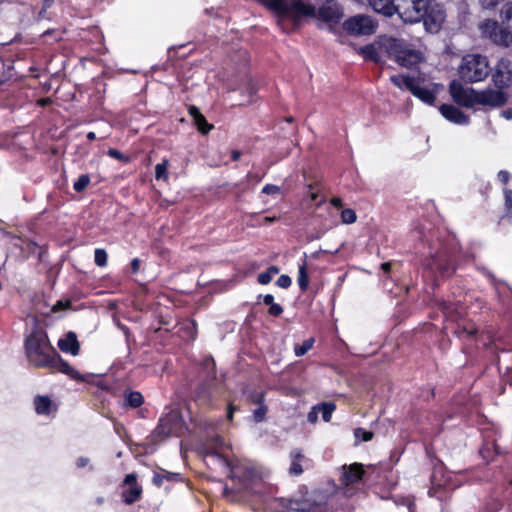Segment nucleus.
Returning a JSON list of instances; mask_svg holds the SVG:
<instances>
[{
    "instance_id": "17",
    "label": "nucleus",
    "mask_w": 512,
    "mask_h": 512,
    "mask_svg": "<svg viewBox=\"0 0 512 512\" xmlns=\"http://www.w3.org/2000/svg\"><path fill=\"white\" fill-rule=\"evenodd\" d=\"M279 506L287 512H315L316 506L306 500L279 498Z\"/></svg>"
},
{
    "instance_id": "45",
    "label": "nucleus",
    "mask_w": 512,
    "mask_h": 512,
    "mask_svg": "<svg viewBox=\"0 0 512 512\" xmlns=\"http://www.w3.org/2000/svg\"><path fill=\"white\" fill-rule=\"evenodd\" d=\"M276 284L280 287V288H283V289H287L291 286L292 284V280L291 278L288 276V275H281Z\"/></svg>"
},
{
    "instance_id": "12",
    "label": "nucleus",
    "mask_w": 512,
    "mask_h": 512,
    "mask_svg": "<svg viewBox=\"0 0 512 512\" xmlns=\"http://www.w3.org/2000/svg\"><path fill=\"white\" fill-rule=\"evenodd\" d=\"M475 106H489L499 107L506 102V95L500 90L485 89L481 91L476 90V96L474 98Z\"/></svg>"
},
{
    "instance_id": "33",
    "label": "nucleus",
    "mask_w": 512,
    "mask_h": 512,
    "mask_svg": "<svg viewBox=\"0 0 512 512\" xmlns=\"http://www.w3.org/2000/svg\"><path fill=\"white\" fill-rule=\"evenodd\" d=\"M168 165L169 162L167 159H163L162 162L156 164L155 166V178L157 180H167L168 179Z\"/></svg>"
},
{
    "instance_id": "43",
    "label": "nucleus",
    "mask_w": 512,
    "mask_h": 512,
    "mask_svg": "<svg viewBox=\"0 0 512 512\" xmlns=\"http://www.w3.org/2000/svg\"><path fill=\"white\" fill-rule=\"evenodd\" d=\"M267 413V407L265 405H260L253 411V417L255 422H262L265 419Z\"/></svg>"
},
{
    "instance_id": "60",
    "label": "nucleus",
    "mask_w": 512,
    "mask_h": 512,
    "mask_svg": "<svg viewBox=\"0 0 512 512\" xmlns=\"http://www.w3.org/2000/svg\"><path fill=\"white\" fill-rule=\"evenodd\" d=\"M241 157V152L239 150H233L231 152V158L233 161H238Z\"/></svg>"
},
{
    "instance_id": "10",
    "label": "nucleus",
    "mask_w": 512,
    "mask_h": 512,
    "mask_svg": "<svg viewBox=\"0 0 512 512\" xmlns=\"http://www.w3.org/2000/svg\"><path fill=\"white\" fill-rule=\"evenodd\" d=\"M449 93L454 102L458 105L467 108H472L475 106V89L465 88L460 82L453 80L449 85Z\"/></svg>"
},
{
    "instance_id": "22",
    "label": "nucleus",
    "mask_w": 512,
    "mask_h": 512,
    "mask_svg": "<svg viewBox=\"0 0 512 512\" xmlns=\"http://www.w3.org/2000/svg\"><path fill=\"white\" fill-rule=\"evenodd\" d=\"M411 93L428 105H433L436 100L435 90L430 87L420 86L419 81H417Z\"/></svg>"
},
{
    "instance_id": "15",
    "label": "nucleus",
    "mask_w": 512,
    "mask_h": 512,
    "mask_svg": "<svg viewBox=\"0 0 512 512\" xmlns=\"http://www.w3.org/2000/svg\"><path fill=\"white\" fill-rule=\"evenodd\" d=\"M124 482L129 488L122 492V499L125 504L131 505L140 499L142 488L137 484L134 474L126 475Z\"/></svg>"
},
{
    "instance_id": "51",
    "label": "nucleus",
    "mask_w": 512,
    "mask_h": 512,
    "mask_svg": "<svg viewBox=\"0 0 512 512\" xmlns=\"http://www.w3.org/2000/svg\"><path fill=\"white\" fill-rule=\"evenodd\" d=\"M502 0H480L481 6L484 9H492L497 6Z\"/></svg>"
},
{
    "instance_id": "20",
    "label": "nucleus",
    "mask_w": 512,
    "mask_h": 512,
    "mask_svg": "<svg viewBox=\"0 0 512 512\" xmlns=\"http://www.w3.org/2000/svg\"><path fill=\"white\" fill-rule=\"evenodd\" d=\"M58 347L62 352L73 356L78 355L80 351V345L74 332H68L64 338L59 339Z\"/></svg>"
},
{
    "instance_id": "48",
    "label": "nucleus",
    "mask_w": 512,
    "mask_h": 512,
    "mask_svg": "<svg viewBox=\"0 0 512 512\" xmlns=\"http://www.w3.org/2000/svg\"><path fill=\"white\" fill-rule=\"evenodd\" d=\"M318 414L319 411L317 409V406H313L311 410L307 414V421L311 424H315L318 420Z\"/></svg>"
},
{
    "instance_id": "7",
    "label": "nucleus",
    "mask_w": 512,
    "mask_h": 512,
    "mask_svg": "<svg viewBox=\"0 0 512 512\" xmlns=\"http://www.w3.org/2000/svg\"><path fill=\"white\" fill-rule=\"evenodd\" d=\"M446 18L444 7L434 1L429 0L427 8L423 10V22L424 28L429 33H437L440 31L442 24Z\"/></svg>"
},
{
    "instance_id": "5",
    "label": "nucleus",
    "mask_w": 512,
    "mask_h": 512,
    "mask_svg": "<svg viewBox=\"0 0 512 512\" xmlns=\"http://www.w3.org/2000/svg\"><path fill=\"white\" fill-rule=\"evenodd\" d=\"M429 259L426 260V267L431 271L438 272L442 277L451 276L455 272L453 249L443 243L437 247L430 246Z\"/></svg>"
},
{
    "instance_id": "31",
    "label": "nucleus",
    "mask_w": 512,
    "mask_h": 512,
    "mask_svg": "<svg viewBox=\"0 0 512 512\" xmlns=\"http://www.w3.org/2000/svg\"><path fill=\"white\" fill-rule=\"evenodd\" d=\"M501 21L505 28L509 30L512 27V1L503 5L500 13Z\"/></svg>"
},
{
    "instance_id": "4",
    "label": "nucleus",
    "mask_w": 512,
    "mask_h": 512,
    "mask_svg": "<svg viewBox=\"0 0 512 512\" xmlns=\"http://www.w3.org/2000/svg\"><path fill=\"white\" fill-rule=\"evenodd\" d=\"M489 72L488 60L480 54L464 56L458 68L459 77L467 83L480 82L489 75Z\"/></svg>"
},
{
    "instance_id": "50",
    "label": "nucleus",
    "mask_w": 512,
    "mask_h": 512,
    "mask_svg": "<svg viewBox=\"0 0 512 512\" xmlns=\"http://www.w3.org/2000/svg\"><path fill=\"white\" fill-rule=\"evenodd\" d=\"M497 177L501 183L506 185L511 179V174L507 170H500Z\"/></svg>"
},
{
    "instance_id": "42",
    "label": "nucleus",
    "mask_w": 512,
    "mask_h": 512,
    "mask_svg": "<svg viewBox=\"0 0 512 512\" xmlns=\"http://www.w3.org/2000/svg\"><path fill=\"white\" fill-rule=\"evenodd\" d=\"M504 206L508 215H512V190L508 188L503 189Z\"/></svg>"
},
{
    "instance_id": "47",
    "label": "nucleus",
    "mask_w": 512,
    "mask_h": 512,
    "mask_svg": "<svg viewBox=\"0 0 512 512\" xmlns=\"http://www.w3.org/2000/svg\"><path fill=\"white\" fill-rule=\"evenodd\" d=\"M283 313V308L280 304L273 303L269 306L268 314L273 317H279Z\"/></svg>"
},
{
    "instance_id": "30",
    "label": "nucleus",
    "mask_w": 512,
    "mask_h": 512,
    "mask_svg": "<svg viewBox=\"0 0 512 512\" xmlns=\"http://www.w3.org/2000/svg\"><path fill=\"white\" fill-rule=\"evenodd\" d=\"M319 413L322 415V419L325 422L331 420L332 414L336 409V405L333 402H321L316 404Z\"/></svg>"
},
{
    "instance_id": "25",
    "label": "nucleus",
    "mask_w": 512,
    "mask_h": 512,
    "mask_svg": "<svg viewBox=\"0 0 512 512\" xmlns=\"http://www.w3.org/2000/svg\"><path fill=\"white\" fill-rule=\"evenodd\" d=\"M291 465L289 468V474L291 476H299L303 473L301 461L304 459V455L300 449H294L290 452Z\"/></svg>"
},
{
    "instance_id": "21",
    "label": "nucleus",
    "mask_w": 512,
    "mask_h": 512,
    "mask_svg": "<svg viewBox=\"0 0 512 512\" xmlns=\"http://www.w3.org/2000/svg\"><path fill=\"white\" fill-rule=\"evenodd\" d=\"M371 8L384 16L391 17L395 14L396 0H368Z\"/></svg>"
},
{
    "instance_id": "28",
    "label": "nucleus",
    "mask_w": 512,
    "mask_h": 512,
    "mask_svg": "<svg viewBox=\"0 0 512 512\" xmlns=\"http://www.w3.org/2000/svg\"><path fill=\"white\" fill-rule=\"evenodd\" d=\"M125 405L131 408H138L144 402V397L139 391H128L124 395Z\"/></svg>"
},
{
    "instance_id": "6",
    "label": "nucleus",
    "mask_w": 512,
    "mask_h": 512,
    "mask_svg": "<svg viewBox=\"0 0 512 512\" xmlns=\"http://www.w3.org/2000/svg\"><path fill=\"white\" fill-rule=\"evenodd\" d=\"M429 0H396L395 14L405 23H417L423 17Z\"/></svg>"
},
{
    "instance_id": "3",
    "label": "nucleus",
    "mask_w": 512,
    "mask_h": 512,
    "mask_svg": "<svg viewBox=\"0 0 512 512\" xmlns=\"http://www.w3.org/2000/svg\"><path fill=\"white\" fill-rule=\"evenodd\" d=\"M386 51L395 62L406 68H414L424 60L423 53L403 39L390 38Z\"/></svg>"
},
{
    "instance_id": "32",
    "label": "nucleus",
    "mask_w": 512,
    "mask_h": 512,
    "mask_svg": "<svg viewBox=\"0 0 512 512\" xmlns=\"http://www.w3.org/2000/svg\"><path fill=\"white\" fill-rule=\"evenodd\" d=\"M314 344V339L309 338L304 340L301 344L294 345V353L297 357L304 356L309 350L312 349Z\"/></svg>"
},
{
    "instance_id": "9",
    "label": "nucleus",
    "mask_w": 512,
    "mask_h": 512,
    "mask_svg": "<svg viewBox=\"0 0 512 512\" xmlns=\"http://www.w3.org/2000/svg\"><path fill=\"white\" fill-rule=\"evenodd\" d=\"M482 34L497 45L509 47L512 40V31L499 27L494 20H485L480 24Z\"/></svg>"
},
{
    "instance_id": "19",
    "label": "nucleus",
    "mask_w": 512,
    "mask_h": 512,
    "mask_svg": "<svg viewBox=\"0 0 512 512\" xmlns=\"http://www.w3.org/2000/svg\"><path fill=\"white\" fill-rule=\"evenodd\" d=\"M364 469L362 464L353 463L349 466H343V483L346 485L354 484L362 479Z\"/></svg>"
},
{
    "instance_id": "44",
    "label": "nucleus",
    "mask_w": 512,
    "mask_h": 512,
    "mask_svg": "<svg viewBox=\"0 0 512 512\" xmlns=\"http://www.w3.org/2000/svg\"><path fill=\"white\" fill-rule=\"evenodd\" d=\"M454 333L458 337H463L464 335L468 337H473L477 333V330L474 327L467 328L458 326Z\"/></svg>"
},
{
    "instance_id": "37",
    "label": "nucleus",
    "mask_w": 512,
    "mask_h": 512,
    "mask_svg": "<svg viewBox=\"0 0 512 512\" xmlns=\"http://www.w3.org/2000/svg\"><path fill=\"white\" fill-rule=\"evenodd\" d=\"M108 255L107 252L102 248H97L94 252L95 264L99 267H105L107 265Z\"/></svg>"
},
{
    "instance_id": "29",
    "label": "nucleus",
    "mask_w": 512,
    "mask_h": 512,
    "mask_svg": "<svg viewBox=\"0 0 512 512\" xmlns=\"http://www.w3.org/2000/svg\"><path fill=\"white\" fill-rule=\"evenodd\" d=\"M297 283L302 292H305L309 287L306 258L303 260V263L299 265Z\"/></svg>"
},
{
    "instance_id": "56",
    "label": "nucleus",
    "mask_w": 512,
    "mask_h": 512,
    "mask_svg": "<svg viewBox=\"0 0 512 512\" xmlns=\"http://www.w3.org/2000/svg\"><path fill=\"white\" fill-rule=\"evenodd\" d=\"M330 203H331V205H333L336 208H341L342 207V199L339 198V197H333L330 200Z\"/></svg>"
},
{
    "instance_id": "40",
    "label": "nucleus",
    "mask_w": 512,
    "mask_h": 512,
    "mask_svg": "<svg viewBox=\"0 0 512 512\" xmlns=\"http://www.w3.org/2000/svg\"><path fill=\"white\" fill-rule=\"evenodd\" d=\"M204 367L207 369V377L211 380L216 378L215 361L212 357H207L203 361Z\"/></svg>"
},
{
    "instance_id": "61",
    "label": "nucleus",
    "mask_w": 512,
    "mask_h": 512,
    "mask_svg": "<svg viewBox=\"0 0 512 512\" xmlns=\"http://www.w3.org/2000/svg\"><path fill=\"white\" fill-rule=\"evenodd\" d=\"M213 441L216 446H222L224 444V440L221 436L217 435L213 438Z\"/></svg>"
},
{
    "instance_id": "2",
    "label": "nucleus",
    "mask_w": 512,
    "mask_h": 512,
    "mask_svg": "<svg viewBox=\"0 0 512 512\" xmlns=\"http://www.w3.org/2000/svg\"><path fill=\"white\" fill-rule=\"evenodd\" d=\"M270 6L282 21L292 20L294 26H298L303 18L316 17L315 6L303 0H270Z\"/></svg>"
},
{
    "instance_id": "49",
    "label": "nucleus",
    "mask_w": 512,
    "mask_h": 512,
    "mask_svg": "<svg viewBox=\"0 0 512 512\" xmlns=\"http://www.w3.org/2000/svg\"><path fill=\"white\" fill-rule=\"evenodd\" d=\"M257 280L260 284L267 285L271 282L272 277L266 270L265 272H262L258 275Z\"/></svg>"
},
{
    "instance_id": "34",
    "label": "nucleus",
    "mask_w": 512,
    "mask_h": 512,
    "mask_svg": "<svg viewBox=\"0 0 512 512\" xmlns=\"http://www.w3.org/2000/svg\"><path fill=\"white\" fill-rule=\"evenodd\" d=\"M194 124L196 125L199 132L202 134H208L210 130L213 128V125L209 124L204 117V115H198V118L194 120Z\"/></svg>"
},
{
    "instance_id": "41",
    "label": "nucleus",
    "mask_w": 512,
    "mask_h": 512,
    "mask_svg": "<svg viewBox=\"0 0 512 512\" xmlns=\"http://www.w3.org/2000/svg\"><path fill=\"white\" fill-rule=\"evenodd\" d=\"M373 436H374L373 432L367 431V430H365L363 428H356L354 430V437L357 440H361V441L367 442V441L372 440Z\"/></svg>"
},
{
    "instance_id": "8",
    "label": "nucleus",
    "mask_w": 512,
    "mask_h": 512,
    "mask_svg": "<svg viewBox=\"0 0 512 512\" xmlns=\"http://www.w3.org/2000/svg\"><path fill=\"white\" fill-rule=\"evenodd\" d=\"M343 28L351 35L365 36L375 32L377 23L371 17L359 14L345 20Z\"/></svg>"
},
{
    "instance_id": "26",
    "label": "nucleus",
    "mask_w": 512,
    "mask_h": 512,
    "mask_svg": "<svg viewBox=\"0 0 512 512\" xmlns=\"http://www.w3.org/2000/svg\"><path fill=\"white\" fill-rule=\"evenodd\" d=\"M35 411L39 415H47L50 413L52 401L48 396L37 395L34 398Z\"/></svg>"
},
{
    "instance_id": "16",
    "label": "nucleus",
    "mask_w": 512,
    "mask_h": 512,
    "mask_svg": "<svg viewBox=\"0 0 512 512\" xmlns=\"http://www.w3.org/2000/svg\"><path fill=\"white\" fill-rule=\"evenodd\" d=\"M439 111L445 119L454 124L467 125L469 123V116L454 105L442 104Z\"/></svg>"
},
{
    "instance_id": "64",
    "label": "nucleus",
    "mask_w": 512,
    "mask_h": 512,
    "mask_svg": "<svg viewBox=\"0 0 512 512\" xmlns=\"http://www.w3.org/2000/svg\"><path fill=\"white\" fill-rule=\"evenodd\" d=\"M309 197H310L311 201H316V199L318 198V193L317 192H311Z\"/></svg>"
},
{
    "instance_id": "54",
    "label": "nucleus",
    "mask_w": 512,
    "mask_h": 512,
    "mask_svg": "<svg viewBox=\"0 0 512 512\" xmlns=\"http://www.w3.org/2000/svg\"><path fill=\"white\" fill-rule=\"evenodd\" d=\"M265 305H272L274 303V296L272 294H266L261 296Z\"/></svg>"
},
{
    "instance_id": "11",
    "label": "nucleus",
    "mask_w": 512,
    "mask_h": 512,
    "mask_svg": "<svg viewBox=\"0 0 512 512\" xmlns=\"http://www.w3.org/2000/svg\"><path fill=\"white\" fill-rule=\"evenodd\" d=\"M492 80L499 89L512 86V61L501 58L492 73Z\"/></svg>"
},
{
    "instance_id": "38",
    "label": "nucleus",
    "mask_w": 512,
    "mask_h": 512,
    "mask_svg": "<svg viewBox=\"0 0 512 512\" xmlns=\"http://www.w3.org/2000/svg\"><path fill=\"white\" fill-rule=\"evenodd\" d=\"M357 219L356 213L353 209H343L341 212V221L344 224H353Z\"/></svg>"
},
{
    "instance_id": "36",
    "label": "nucleus",
    "mask_w": 512,
    "mask_h": 512,
    "mask_svg": "<svg viewBox=\"0 0 512 512\" xmlns=\"http://www.w3.org/2000/svg\"><path fill=\"white\" fill-rule=\"evenodd\" d=\"M361 53L365 59L377 61L378 60V51L374 45L369 44L361 48Z\"/></svg>"
},
{
    "instance_id": "58",
    "label": "nucleus",
    "mask_w": 512,
    "mask_h": 512,
    "mask_svg": "<svg viewBox=\"0 0 512 512\" xmlns=\"http://www.w3.org/2000/svg\"><path fill=\"white\" fill-rule=\"evenodd\" d=\"M237 410V408L233 405H229L227 409V418L229 420H232L234 412Z\"/></svg>"
},
{
    "instance_id": "24",
    "label": "nucleus",
    "mask_w": 512,
    "mask_h": 512,
    "mask_svg": "<svg viewBox=\"0 0 512 512\" xmlns=\"http://www.w3.org/2000/svg\"><path fill=\"white\" fill-rule=\"evenodd\" d=\"M390 81L398 88L402 90H408L412 92L414 86L417 83V79L404 74L392 75Z\"/></svg>"
},
{
    "instance_id": "1",
    "label": "nucleus",
    "mask_w": 512,
    "mask_h": 512,
    "mask_svg": "<svg viewBox=\"0 0 512 512\" xmlns=\"http://www.w3.org/2000/svg\"><path fill=\"white\" fill-rule=\"evenodd\" d=\"M25 352L30 364L47 368L57 354L43 330H33L25 339Z\"/></svg>"
},
{
    "instance_id": "57",
    "label": "nucleus",
    "mask_w": 512,
    "mask_h": 512,
    "mask_svg": "<svg viewBox=\"0 0 512 512\" xmlns=\"http://www.w3.org/2000/svg\"><path fill=\"white\" fill-rule=\"evenodd\" d=\"M257 92V89L255 87V85L253 83H250L248 88H247V93L249 95L250 98H252Z\"/></svg>"
},
{
    "instance_id": "13",
    "label": "nucleus",
    "mask_w": 512,
    "mask_h": 512,
    "mask_svg": "<svg viewBox=\"0 0 512 512\" xmlns=\"http://www.w3.org/2000/svg\"><path fill=\"white\" fill-rule=\"evenodd\" d=\"M208 455L219 458L223 464L230 469L229 477L232 479H238L239 481L252 480L256 474L255 469L252 467L243 465H231L227 458L222 457L217 452L211 451L208 453Z\"/></svg>"
},
{
    "instance_id": "63",
    "label": "nucleus",
    "mask_w": 512,
    "mask_h": 512,
    "mask_svg": "<svg viewBox=\"0 0 512 512\" xmlns=\"http://www.w3.org/2000/svg\"><path fill=\"white\" fill-rule=\"evenodd\" d=\"M188 328L191 329V331H192V338H194L195 334H196V322L195 321H191L189 323Z\"/></svg>"
},
{
    "instance_id": "62",
    "label": "nucleus",
    "mask_w": 512,
    "mask_h": 512,
    "mask_svg": "<svg viewBox=\"0 0 512 512\" xmlns=\"http://www.w3.org/2000/svg\"><path fill=\"white\" fill-rule=\"evenodd\" d=\"M381 269L385 272V273H388L391 269V263L390 262H385V263H382L381 264Z\"/></svg>"
},
{
    "instance_id": "14",
    "label": "nucleus",
    "mask_w": 512,
    "mask_h": 512,
    "mask_svg": "<svg viewBox=\"0 0 512 512\" xmlns=\"http://www.w3.org/2000/svg\"><path fill=\"white\" fill-rule=\"evenodd\" d=\"M325 22L338 23L344 16L343 8L337 3L322 5L316 14Z\"/></svg>"
},
{
    "instance_id": "52",
    "label": "nucleus",
    "mask_w": 512,
    "mask_h": 512,
    "mask_svg": "<svg viewBox=\"0 0 512 512\" xmlns=\"http://www.w3.org/2000/svg\"><path fill=\"white\" fill-rule=\"evenodd\" d=\"M188 111L193 121L198 118V115H203L196 106H190Z\"/></svg>"
},
{
    "instance_id": "27",
    "label": "nucleus",
    "mask_w": 512,
    "mask_h": 512,
    "mask_svg": "<svg viewBox=\"0 0 512 512\" xmlns=\"http://www.w3.org/2000/svg\"><path fill=\"white\" fill-rule=\"evenodd\" d=\"M181 475L179 473L168 472L162 470L160 473H155L153 476V484L160 487L166 481H180Z\"/></svg>"
},
{
    "instance_id": "39",
    "label": "nucleus",
    "mask_w": 512,
    "mask_h": 512,
    "mask_svg": "<svg viewBox=\"0 0 512 512\" xmlns=\"http://www.w3.org/2000/svg\"><path fill=\"white\" fill-rule=\"evenodd\" d=\"M107 155L113 159L119 160L123 163H129L131 161V157L123 154L119 150L115 148H109L107 151Z\"/></svg>"
},
{
    "instance_id": "46",
    "label": "nucleus",
    "mask_w": 512,
    "mask_h": 512,
    "mask_svg": "<svg viewBox=\"0 0 512 512\" xmlns=\"http://www.w3.org/2000/svg\"><path fill=\"white\" fill-rule=\"evenodd\" d=\"M280 191H281L280 187L277 185H274V184H266L262 189V193L267 194V195L279 194Z\"/></svg>"
},
{
    "instance_id": "18",
    "label": "nucleus",
    "mask_w": 512,
    "mask_h": 512,
    "mask_svg": "<svg viewBox=\"0 0 512 512\" xmlns=\"http://www.w3.org/2000/svg\"><path fill=\"white\" fill-rule=\"evenodd\" d=\"M48 368L51 369L52 371L61 372L69 376L73 380H84L81 374L74 367L70 366L68 362L63 360L58 353L55 355L54 359L52 360Z\"/></svg>"
},
{
    "instance_id": "35",
    "label": "nucleus",
    "mask_w": 512,
    "mask_h": 512,
    "mask_svg": "<svg viewBox=\"0 0 512 512\" xmlns=\"http://www.w3.org/2000/svg\"><path fill=\"white\" fill-rule=\"evenodd\" d=\"M90 183V176L88 174H82L79 178L74 182L73 189L80 193L83 192Z\"/></svg>"
},
{
    "instance_id": "53",
    "label": "nucleus",
    "mask_w": 512,
    "mask_h": 512,
    "mask_svg": "<svg viewBox=\"0 0 512 512\" xmlns=\"http://www.w3.org/2000/svg\"><path fill=\"white\" fill-rule=\"evenodd\" d=\"M89 464V459L86 457H79L76 461L78 468H84Z\"/></svg>"
},
{
    "instance_id": "59",
    "label": "nucleus",
    "mask_w": 512,
    "mask_h": 512,
    "mask_svg": "<svg viewBox=\"0 0 512 512\" xmlns=\"http://www.w3.org/2000/svg\"><path fill=\"white\" fill-rule=\"evenodd\" d=\"M279 271H280V270H279V268H278L277 266H274V265L270 266V267L267 269V272L271 275V277H272L273 275L278 274V273H279Z\"/></svg>"
},
{
    "instance_id": "55",
    "label": "nucleus",
    "mask_w": 512,
    "mask_h": 512,
    "mask_svg": "<svg viewBox=\"0 0 512 512\" xmlns=\"http://www.w3.org/2000/svg\"><path fill=\"white\" fill-rule=\"evenodd\" d=\"M140 267V261L138 258H133L131 261V269L133 273H137Z\"/></svg>"
},
{
    "instance_id": "23",
    "label": "nucleus",
    "mask_w": 512,
    "mask_h": 512,
    "mask_svg": "<svg viewBox=\"0 0 512 512\" xmlns=\"http://www.w3.org/2000/svg\"><path fill=\"white\" fill-rule=\"evenodd\" d=\"M173 431V425L170 421V419L167 418H161L159 420L158 425L153 431V438L155 441H160L162 439H165L169 437L172 434Z\"/></svg>"
}]
</instances>
